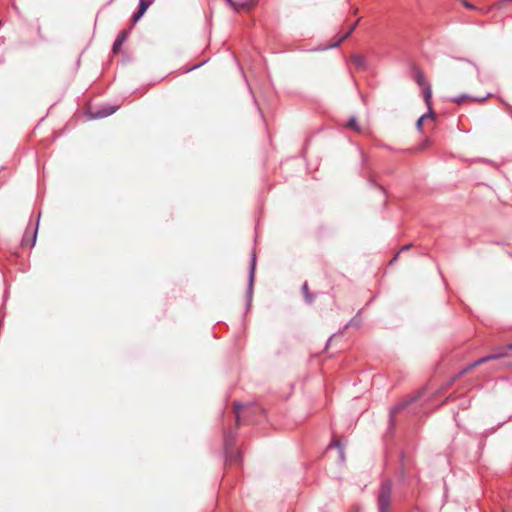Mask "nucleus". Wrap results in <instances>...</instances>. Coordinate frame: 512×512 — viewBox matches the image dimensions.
<instances>
[{
    "label": "nucleus",
    "mask_w": 512,
    "mask_h": 512,
    "mask_svg": "<svg viewBox=\"0 0 512 512\" xmlns=\"http://www.w3.org/2000/svg\"><path fill=\"white\" fill-rule=\"evenodd\" d=\"M332 446L339 447V448H340V456H341V457H343V450H342V448L340 447L339 442L335 441V442L331 443V444L328 446V448H331Z\"/></svg>",
    "instance_id": "obj_19"
},
{
    "label": "nucleus",
    "mask_w": 512,
    "mask_h": 512,
    "mask_svg": "<svg viewBox=\"0 0 512 512\" xmlns=\"http://www.w3.org/2000/svg\"><path fill=\"white\" fill-rule=\"evenodd\" d=\"M346 126L348 128L355 130L356 132H360V127H359L355 117L350 118V120L348 121Z\"/></svg>",
    "instance_id": "obj_14"
},
{
    "label": "nucleus",
    "mask_w": 512,
    "mask_h": 512,
    "mask_svg": "<svg viewBox=\"0 0 512 512\" xmlns=\"http://www.w3.org/2000/svg\"><path fill=\"white\" fill-rule=\"evenodd\" d=\"M302 290H303V293H304V296H305V299H306L307 303L310 304L313 301V296L310 295L309 292H308V285H307V283L303 284Z\"/></svg>",
    "instance_id": "obj_16"
},
{
    "label": "nucleus",
    "mask_w": 512,
    "mask_h": 512,
    "mask_svg": "<svg viewBox=\"0 0 512 512\" xmlns=\"http://www.w3.org/2000/svg\"><path fill=\"white\" fill-rule=\"evenodd\" d=\"M117 106H105L92 114V118H104L112 115L116 110Z\"/></svg>",
    "instance_id": "obj_9"
},
{
    "label": "nucleus",
    "mask_w": 512,
    "mask_h": 512,
    "mask_svg": "<svg viewBox=\"0 0 512 512\" xmlns=\"http://www.w3.org/2000/svg\"><path fill=\"white\" fill-rule=\"evenodd\" d=\"M255 266H256V255L253 254L252 259H251V264H250L249 283H248V289H247V297H248L249 302L251 301L252 293H253Z\"/></svg>",
    "instance_id": "obj_5"
},
{
    "label": "nucleus",
    "mask_w": 512,
    "mask_h": 512,
    "mask_svg": "<svg viewBox=\"0 0 512 512\" xmlns=\"http://www.w3.org/2000/svg\"><path fill=\"white\" fill-rule=\"evenodd\" d=\"M152 2L153 0H139L138 12L135 13L132 18L133 24L139 21V19L144 15Z\"/></svg>",
    "instance_id": "obj_6"
},
{
    "label": "nucleus",
    "mask_w": 512,
    "mask_h": 512,
    "mask_svg": "<svg viewBox=\"0 0 512 512\" xmlns=\"http://www.w3.org/2000/svg\"><path fill=\"white\" fill-rule=\"evenodd\" d=\"M463 4H464L465 7L469 8V9H474L475 8L471 3H469V2H467L465 0L463 1Z\"/></svg>",
    "instance_id": "obj_20"
},
{
    "label": "nucleus",
    "mask_w": 512,
    "mask_h": 512,
    "mask_svg": "<svg viewBox=\"0 0 512 512\" xmlns=\"http://www.w3.org/2000/svg\"><path fill=\"white\" fill-rule=\"evenodd\" d=\"M350 325H356L358 326L359 325V322L355 321L354 319L350 320V322L346 325L347 326H350Z\"/></svg>",
    "instance_id": "obj_21"
},
{
    "label": "nucleus",
    "mask_w": 512,
    "mask_h": 512,
    "mask_svg": "<svg viewBox=\"0 0 512 512\" xmlns=\"http://www.w3.org/2000/svg\"><path fill=\"white\" fill-rule=\"evenodd\" d=\"M234 408H235V412H236V421L238 423H240V421H241V411L244 408V406L242 404L236 402L234 404Z\"/></svg>",
    "instance_id": "obj_15"
},
{
    "label": "nucleus",
    "mask_w": 512,
    "mask_h": 512,
    "mask_svg": "<svg viewBox=\"0 0 512 512\" xmlns=\"http://www.w3.org/2000/svg\"><path fill=\"white\" fill-rule=\"evenodd\" d=\"M226 2L235 11H240L242 9H249L251 7V5H252V4L248 3V2L236 3L233 0H226Z\"/></svg>",
    "instance_id": "obj_12"
},
{
    "label": "nucleus",
    "mask_w": 512,
    "mask_h": 512,
    "mask_svg": "<svg viewBox=\"0 0 512 512\" xmlns=\"http://www.w3.org/2000/svg\"><path fill=\"white\" fill-rule=\"evenodd\" d=\"M466 98H468L467 95H461L459 97L454 98L453 101L457 104H461Z\"/></svg>",
    "instance_id": "obj_17"
},
{
    "label": "nucleus",
    "mask_w": 512,
    "mask_h": 512,
    "mask_svg": "<svg viewBox=\"0 0 512 512\" xmlns=\"http://www.w3.org/2000/svg\"><path fill=\"white\" fill-rule=\"evenodd\" d=\"M357 25V22H355L351 27L350 29L339 39L338 42H336L333 46H338L343 40L347 39L351 33L353 32V30L355 29Z\"/></svg>",
    "instance_id": "obj_13"
},
{
    "label": "nucleus",
    "mask_w": 512,
    "mask_h": 512,
    "mask_svg": "<svg viewBox=\"0 0 512 512\" xmlns=\"http://www.w3.org/2000/svg\"><path fill=\"white\" fill-rule=\"evenodd\" d=\"M224 448H225V461L226 463L232 465L238 463L241 459L240 452L236 451L232 447V436L230 434H226L224 438Z\"/></svg>",
    "instance_id": "obj_2"
},
{
    "label": "nucleus",
    "mask_w": 512,
    "mask_h": 512,
    "mask_svg": "<svg viewBox=\"0 0 512 512\" xmlns=\"http://www.w3.org/2000/svg\"><path fill=\"white\" fill-rule=\"evenodd\" d=\"M37 232H38V224L34 228H32L31 237L29 236L28 231L25 232V234L22 238V245L33 247L36 243Z\"/></svg>",
    "instance_id": "obj_7"
},
{
    "label": "nucleus",
    "mask_w": 512,
    "mask_h": 512,
    "mask_svg": "<svg viewBox=\"0 0 512 512\" xmlns=\"http://www.w3.org/2000/svg\"><path fill=\"white\" fill-rule=\"evenodd\" d=\"M431 96H432V91H431V88L430 86H427L424 90V98H425V101L428 105V108H429V112L422 115L418 120H417V123H416V127L419 131L422 130V127H423V121L427 118H433L434 115H433V112H432V109H431V104H430V99H431Z\"/></svg>",
    "instance_id": "obj_3"
},
{
    "label": "nucleus",
    "mask_w": 512,
    "mask_h": 512,
    "mask_svg": "<svg viewBox=\"0 0 512 512\" xmlns=\"http://www.w3.org/2000/svg\"><path fill=\"white\" fill-rule=\"evenodd\" d=\"M378 508L379 512H387L391 502V483L390 481H384L381 484L378 493Z\"/></svg>",
    "instance_id": "obj_1"
},
{
    "label": "nucleus",
    "mask_w": 512,
    "mask_h": 512,
    "mask_svg": "<svg viewBox=\"0 0 512 512\" xmlns=\"http://www.w3.org/2000/svg\"><path fill=\"white\" fill-rule=\"evenodd\" d=\"M128 35H129V32L127 30H122L119 32V34L117 35V38L115 39V41L113 43V47H112L114 53L120 52L123 43L128 38Z\"/></svg>",
    "instance_id": "obj_8"
},
{
    "label": "nucleus",
    "mask_w": 512,
    "mask_h": 512,
    "mask_svg": "<svg viewBox=\"0 0 512 512\" xmlns=\"http://www.w3.org/2000/svg\"><path fill=\"white\" fill-rule=\"evenodd\" d=\"M512 349V344L508 345L506 348L502 349L500 352H497V353H494V354H491V355H488V356H485V357H482L480 359H478L477 361L473 362L472 364H470L467 368V370L469 369H472L480 364H483L487 361H490V360H494V359H499V358H502V357H505L507 356V350H511Z\"/></svg>",
    "instance_id": "obj_4"
},
{
    "label": "nucleus",
    "mask_w": 512,
    "mask_h": 512,
    "mask_svg": "<svg viewBox=\"0 0 512 512\" xmlns=\"http://www.w3.org/2000/svg\"><path fill=\"white\" fill-rule=\"evenodd\" d=\"M417 82H418V84H419L420 86H423V85L425 84V79H424V77H423V75H422V74H419V75L417 76Z\"/></svg>",
    "instance_id": "obj_18"
},
{
    "label": "nucleus",
    "mask_w": 512,
    "mask_h": 512,
    "mask_svg": "<svg viewBox=\"0 0 512 512\" xmlns=\"http://www.w3.org/2000/svg\"><path fill=\"white\" fill-rule=\"evenodd\" d=\"M410 245H406L403 247V250L409 249Z\"/></svg>",
    "instance_id": "obj_22"
},
{
    "label": "nucleus",
    "mask_w": 512,
    "mask_h": 512,
    "mask_svg": "<svg viewBox=\"0 0 512 512\" xmlns=\"http://www.w3.org/2000/svg\"><path fill=\"white\" fill-rule=\"evenodd\" d=\"M410 402H412V400H409V401H404V402H401L397 405H395L391 410H390V422H393L394 419H395V416L400 412L402 411L403 409H405L409 404Z\"/></svg>",
    "instance_id": "obj_10"
},
{
    "label": "nucleus",
    "mask_w": 512,
    "mask_h": 512,
    "mask_svg": "<svg viewBox=\"0 0 512 512\" xmlns=\"http://www.w3.org/2000/svg\"><path fill=\"white\" fill-rule=\"evenodd\" d=\"M351 61L358 69L363 70L367 67L366 59H365V57H363L361 55H357V54L353 55L351 57Z\"/></svg>",
    "instance_id": "obj_11"
}]
</instances>
